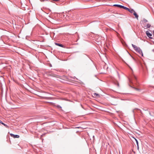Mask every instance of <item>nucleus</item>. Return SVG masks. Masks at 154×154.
<instances>
[{"instance_id": "nucleus-1", "label": "nucleus", "mask_w": 154, "mask_h": 154, "mask_svg": "<svg viewBox=\"0 0 154 154\" xmlns=\"http://www.w3.org/2000/svg\"><path fill=\"white\" fill-rule=\"evenodd\" d=\"M132 45L133 47L134 50L139 54L141 55L142 56H143V54L142 52L140 49V48L138 47L135 45H134L133 44H132Z\"/></svg>"}, {"instance_id": "nucleus-2", "label": "nucleus", "mask_w": 154, "mask_h": 154, "mask_svg": "<svg viewBox=\"0 0 154 154\" xmlns=\"http://www.w3.org/2000/svg\"><path fill=\"white\" fill-rule=\"evenodd\" d=\"M5 99L6 101L9 103H12L13 102H15L14 100V97H5Z\"/></svg>"}, {"instance_id": "nucleus-3", "label": "nucleus", "mask_w": 154, "mask_h": 154, "mask_svg": "<svg viewBox=\"0 0 154 154\" xmlns=\"http://www.w3.org/2000/svg\"><path fill=\"white\" fill-rule=\"evenodd\" d=\"M10 135L11 136L13 137L14 138H18L20 136L18 135H14L12 134H10Z\"/></svg>"}, {"instance_id": "nucleus-4", "label": "nucleus", "mask_w": 154, "mask_h": 154, "mask_svg": "<svg viewBox=\"0 0 154 154\" xmlns=\"http://www.w3.org/2000/svg\"><path fill=\"white\" fill-rule=\"evenodd\" d=\"M146 34L150 38H152L151 37L152 36L151 34L149 33L148 31H146Z\"/></svg>"}, {"instance_id": "nucleus-5", "label": "nucleus", "mask_w": 154, "mask_h": 154, "mask_svg": "<svg viewBox=\"0 0 154 154\" xmlns=\"http://www.w3.org/2000/svg\"><path fill=\"white\" fill-rule=\"evenodd\" d=\"M55 44L56 45L58 46H60V47H63V46L62 44H58V43H55Z\"/></svg>"}, {"instance_id": "nucleus-6", "label": "nucleus", "mask_w": 154, "mask_h": 154, "mask_svg": "<svg viewBox=\"0 0 154 154\" xmlns=\"http://www.w3.org/2000/svg\"><path fill=\"white\" fill-rule=\"evenodd\" d=\"M128 11L131 13H133V12H134V11L133 9H130L129 8V10H128Z\"/></svg>"}, {"instance_id": "nucleus-7", "label": "nucleus", "mask_w": 154, "mask_h": 154, "mask_svg": "<svg viewBox=\"0 0 154 154\" xmlns=\"http://www.w3.org/2000/svg\"><path fill=\"white\" fill-rule=\"evenodd\" d=\"M134 15L136 18H138V16L137 14L135 11L134 12Z\"/></svg>"}, {"instance_id": "nucleus-8", "label": "nucleus", "mask_w": 154, "mask_h": 154, "mask_svg": "<svg viewBox=\"0 0 154 154\" xmlns=\"http://www.w3.org/2000/svg\"><path fill=\"white\" fill-rule=\"evenodd\" d=\"M135 139V141H136V144H137V148L138 149L139 148L138 141L136 139Z\"/></svg>"}, {"instance_id": "nucleus-9", "label": "nucleus", "mask_w": 154, "mask_h": 154, "mask_svg": "<svg viewBox=\"0 0 154 154\" xmlns=\"http://www.w3.org/2000/svg\"><path fill=\"white\" fill-rule=\"evenodd\" d=\"M122 8H123L124 9H125V10H129V8L125 7H124V6H122Z\"/></svg>"}, {"instance_id": "nucleus-10", "label": "nucleus", "mask_w": 154, "mask_h": 154, "mask_svg": "<svg viewBox=\"0 0 154 154\" xmlns=\"http://www.w3.org/2000/svg\"><path fill=\"white\" fill-rule=\"evenodd\" d=\"M151 25L150 24H148L146 25V28H149L150 27Z\"/></svg>"}, {"instance_id": "nucleus-11", "label": "nucleus", "mask_w": 154, "mask_h": 154, "mask_svg": "<svg viewBox=\"0 0 154 154\" xmlns=\"http://www.w3.org/2000/svg\"><path fill=\"white\" fill-rule=\"evenodd\" d=\"M46 134V133H44L43 134H42V135H41V137H43V136H44Z\"/></svg>"}, {"instance_id": "nucleus-12", "label": "nucleus", "mask_w": 154, "mask_h": 154, "mask_svg": "<svg viewBox=\"0 0 154 154\" xmlns=\"http://www.w3.org/2000/svg\"><path fill=\"white\" fill-rule=\"evenodd\" d=\"M2 125H4V126H5L6 128H8V126L6 125V124L4 123H2Z\"/></svg>"}, {"instance_id": "nucleus-13", "label": "nucleus", "mask_w": 154, "mask_h": 154, "mask_svg": "<svg viewBox=\"0 0 154 154\" xmlns=\"http://www.w3.org/2000/svg\"><path fill=\"white\" fill-rule=\"evenodd\" d=\"M122 5H116V7H119V8H122Z\"/></svg>"}, {"instance_id": "nucleus-14", "label": "nucleus", "mask_w": 154, "mask_h": 154, "mask_svg": "<svg viewBox=\"0 0 154 154\" xmlns=\"http://www.w3.org/2000/svg\"><path fill=\"white\" fill-rule=\"evenodd\" d=\"M52 76H54V77H57V78H58V76H59L58 75H55V74L53 75Z\"/></svg>"}, {"instance_id": "nucleus-15", "label": "nucleus", "mask_w": 154, "mask_h": 154, "mask_svg": "<svg viewBox=\"0 0 154 154\" xmlns=\"http://www.w3.org/2000/svg\"><path fill=\"white\" fill-rule=\"evenodd\" d=\"M116 84L118 87H119V83L117 81H116Z\"/></svg>"}, {"instance_id": "nucleus-16", "label": "nucleus", "mask_w": 154, "mask_h": 154, "mask_svg": "<svg viewBox=\"0 0 154 154\" xmlns=\"http://www.w3.org/2000/svg\"><path fill=\"white\" fill-rule=\"evenodd\" d=\"M96 95L97 96L100 95L98 94H96V93H94V95Z\"/></svg>"}, {"instance_id": "nucleus-17", "label": "nucleus", "mask_w": 154, "mask_h": 154, "mask_svg": "<svg viewBox=\"0 0 154 154\" xmlns=\"http://www.w3.org/2000/svg\"><path fill=\"white\" fill-rule=\"evenodd\" d=\"M143 21H144V22H147V20H143Z\"/></svg>"}, {"instance_id": "nucleus-18", "label": "nucleus", "mask_w": 154, "mask_h": 154, "mask_svg": "<svg viewBox=\"0 0 154 154\" xmlns=\"http://www.w3.org/2000/svg\"><path fill=\"white\" fill-rule=\"evenodd\" d=\"M2 122L0 120V123L2 124Z\"/></svg>"}, {"instance_id": "nucleus-19", "label": "nucleus", "mask_w": 154, "mask_h": 154, "mask_svg": "<svg viewBox=\"0 0 154 154\" xmlns=\"http://www.w3.org/2000/svg\"><path fill=\"white\" fill-rule=\"evenodd\" d=\"M134 88L136 90H138L136 88Z\"/></svg>"}, {"instance_id": "nucleus-20", "label": "nucleus", "mask_w": 154, "mask_h": 154, "mask_svg": "<svg viewBox=\"0 0 154 154\" xmlns=\"http://www.w3.org/2000/svg\"><path fill=\"white\" fill-rule=\"evenodd\" d=\"M114 5V6H116V5Z\"/></svg>"}, {"instance_id": "nucleus-21", "label": "nucleus", "mask_w": 154, "mask_h": 154, "mask_svg": "<svg viewBox=\"0 0 154 154\" xmlns=\"http://www.w3.org/2000/svg\"><path fill=\"white\" fill-rule=\"evenodd\" d=\"M153 35H154V31H153Z\"/></svg>"}, {"instance_id": "nucleus-22", "label": "nucleus", "mask_w": 154, "mask_h": 154, "mask_svg": "<svg viewBox=\"0 0 154 154\" xmlns=\"http://www.w3.org/2000/svg\"><path fill=\"white\" fill-rule=\"evenodd\" d=\"M43 98H44V97H42Z\"/></svg>"}, {"instance_id": "nucleus-23", "label": "nucleus", "mask_w": 154, "mask_h": 154, "mask_svg": "<svg viewBox=\"0 0 154 154\" xmlns=\"http://www.w3.org/2000/svg\"><path fill=\"white\" fill-rule=\"evenodd\" d=\"M48 98H51V97H49Z\"/></svg>"}, {"instance_id": "nucleus-24", "label": "nucleus", "mask_w": 154, "mask_h": 154, "mask_svg": "<svg viewBox=\"0 0 154 154\" xmlns=\"http://www.w3.org/2000/svg\"><path fill=\"white\" fill-rule=\"evenodd\" d=\"M77 128H79V127H77Z\"/></svg>"}]
</instances>
